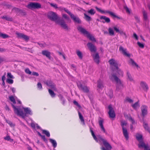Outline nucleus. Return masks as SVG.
I'll return each instance as SVG.
<instances>
[{
	"instance_id": "nucleus-1",
	"label": "nucleus",
	"mask_w": 150,
	"mask_h": 150,
	"mask_svg": "<svg viewBox=\"0 0 150 150\" xmlns=\"http://www.w3.org/2000/svg\"><path fill=\"white\" fill-rule=\"evenodd\" d=\"M110 79L112 81H115L116 82V90L119 91L122 89L124 88L123 82L118 77L116 76V74L113 73L109 76Z\"/></svg>"
},
{
	"instance_id": "nucleus-2",
	"label": "nucleus",
	"mask_w": 150,
	"mask_h": 150,
	"mask_svg": "<svg viewBox=\"0 0 150 150\" xmlns=\"http://www.w3.org/2000/svg\"><path fill=\"white\" fill-rule=\"evenodd\" d=\"M12 106L14 109L15 113L18 115L21 116L22 117H24L26 116V114H30L31 115L32 113L31 111L30 108H23L25 113H24L23 110L20 108H16L14 105L12 104Z\"/></svg>"
},
{
	"instance_id": "nucleus-3",
	"label": "nucleus",
	"mask_w": 150,
	"mask_h": 150,
	"mask_svg": "<svg viewBox=\"0 0 150 150\" xmlns=\"http://www.w3.org/2000/svg\"><path fill=\"white\" fill-rule=\"evenodd\" d=\"M77 29L79 32L84 35H86L91 41L93 42H96V39L89 32L87 31L85 29L83 28L82 26L80 25L78 26L77 27Z\"/></svg>"
},
{
	"instance_id": "nucleus-4",
	"label": "nucleus",
	"mask_w": 150,
	"mask_h": 150,
	"mask_svg": "<svg viewBox=\"0 0 150 150\" xmlns=\"http://www.w3.org/2000/svg\"><path fill=\"white\" fill-rule=\"evenodd\" d=\"M28 8L33 10L35 9H39L41 8V4L38 3L31 2L26 6Z\"/></svg>"
},
{
	"instance_id": "nucleus-5",
	"label": "nucleus",
	"mask_w": 150,
	"mask_h": 150,
	"mask_svg": "<svg viewBox=\"0 0 150 150\" xmlns=\"http://www.w3.org/2000/svg\"><path fill=\"white\" fill-rule=\"evenodd\" d=\"M96 9L99 12H100L102 13H108L113 18H116L118 19H122V18L116 15H115L114 13L112 12L108 11H104L98 8L97 7H95Z\"/></svg>"
},
{
	"instance_id": "nucleus-6",
	"label": "nucleus",
	"mask_w": 150,
	"mask_h": 150,
	"mask_svg": "<svg viewBox=\"0 0 150 150\" xmlns=\"http://www.w3.org/2000/svg\"><path fill=\"white\" fill-rule=\"evenodd\" d=\"M57 22L64 29L67 31L70 30V28L69 27L63 19H58Z\"/></svg>"
},
{
	"instance_id": "nucleus-7",
	"label": "nucleus",
	"mask_w": 150,
	"mask_h": 150,
	"mask_svg": "<svg viewBox=\"0 0 150 150\" xmlns=\"http://www.w3.org/2000/svg\"><path fill=\"white\" fill-rule=\"evenodd\" d=\"M47 16L48 18L52 21L57 20L58 18L57 14L55 13L52 11L48 13Z\"/></svg>"
},
{
	"instance_id": "nucleus-8",
	"label": "nucleus",
	"mask_w": 150,
	"mask_h": 150,
	"mask_svg": "<svg viewBox=\"0 0 150 150\" xmlns=\"http://www.w3.org/2000/svg\"><path fill=\"white\" fill-rule=\"evenodd\" d=\"M67 12V13L70 16L71 18L75 23L79 24L81 23V21L78 17L75 16L71 12Z\"/></svg>"
},
{
	"instance_id": "nucleus-9",
	"label": "nucleus",
	"mask_w": 150,
	"mask_h": 150,
	"mask_svg": "<svg viewBox=\"0 0 150 150\" xmlns=\"http://www.w3.org/2000/svg\"><path fill=\"white\" fill-rule=\"evenodd\" d=\"M103 143L105 148L103 146L100 148L101 149V150H110L112 148L111 146L106 140H103Z\"/></svg>"
},
{
	"instance_id": "nucleus-10",
	"label": "nucleus",
	"mask_w": 150,
	"mask_h": 150,
	"mask_svg": "<svg viewBox=\"0 0 150 150\" xmlns=\"http://www.w3.org/2000/svg\"><path fill=\"white\" fill-rule=\"evenodd\" d=\"M77 85L79 89L82 91L84 92L87 93L89 92V89L88 87L82 85L80 82H78L77 83Z\"/></svg>"
},
{
	"instance_id": "nucleus-11",
	"label": "nucleus",
	"mask_w": 150,
	"mask_h": 150,
	"mask_svg": "<svg viewBox=\"0 0 150 150\" xmlns=\"http://www.w3.org/2000/svg\"><path fill=\"white\" fill-rule=\"evenodd\" d=\"M108 108L109 111L108 112V114L109 115V117L111 118H114L115 117V114L113 109L111 105H110L108 106Z\"/></svg>"
},
{
	"instance_id": "nucleus-12",
	"label": "nucleus",
	"mask_w": 150,
	"mask_h": 150,
	"mask_svg": "<svg viewBox=\"0 0 150 150\" xmlns=\"http://www.w3.org/2000/svg\"><path fill=\"white\" fill-rule=\"evenodd\" d=\"M147 106L144 105H142L141 107V108L142 112L141 115L143 117V119H144L145 116L147 114Z\"/></svg>"
},
{
	"instance_id": "nucleus-13",
	"label": "nucleus",
	"mask_w": 150,
	"mask_h": 150,
	"mask_svg": "<svg viewBox=\"0 0 150 150\" xmlns=\"http://www.w3.org/2000/svg\"><path fill=\"white\" fill-rule=\"evenodd\" d=\"M119 50L124 56L128 57H130V54L127 52V49L126 48H124L122 46H120L119 47Z\"/></svg>"
},
{
	"instance_id": "nucleus-14",
	"label": "nucleus",
	"mask_w": 150,
	"mask_h": 150,
	"mask_svg": "<svg viewBox=\"0 0 150 150\" xmlns=\"http://www.w3.org/2000/svg\"><path fill=\"white\" fill-rule=\"evenodd\" d=\"M110 64L112 68L114 67L113 69H116L118 68V63L114 59H112L109 61Z\"/></svg>"
},
{
	"instance_id": "nucleus-15",
	"label": "nucleus",
	"mask_w": 150,
	"mask_h": 150,
	"mask_svg": "<svg viewBox=\"0 0 150 150\" xmlns=\"http://www.w3.org/2000/svg\"><path fill=\"white\" fill-rule=\"evenodd\" d=\"M87 46L91 52H96L97 49L96 47L91 42H88Z\"/></svg>"
},
{
	"instance_id": "nucleus-16",
	"label": "nucleus",
	"mask_w": 150,
	"mask_h": 150,
	"mask_svg": "<svg viewBox=\"0 0 150 150\" xmlns=\"http://www.w3.org/2000/svg\"><path fill=\"white\" fill-rule=\"evenodd\" d=\"M112 72L111 74L114 73L116 75V76H123V73L122 71L118 67L116 69H112Z\"/></svg>"
},
{
	"instance_id": "nucleus-17",
	"label": "nucleus",
	"mask_w": 150,
	"mask_h": 150,
	"mask_svg": "<svg viewBox=\"0 0 150 150\" xmlns=\"http://www.w3.org/2000/svg\"><path fill=\"white\" fill-rule=\"evenodd\" d=\"M16 34L17 35V37L18 38H22L26 41H28L29 39V37L28 36L23 33H16Z\"/></svg>"
},
{
	"instance_id": "nucleus-18",
	"label": "nucleus",
	"mask_w": 150,
	"mask_h": 150,
	"mask_svg": "<svg viewBox=\"0 0 150 150\" xmlns=\"http://www.w3.org/2000/svg\"><path fill=\"white\" fill-rule=\"evenodd\" d=\"M138 147L140 148H143L144 150H147L149 147L147 144H146L143 141H140L139 143L138 144Z\"/></svg>"
},
{
	"instance_id": "nucleus-19",
	"label": "nucleus",
	"mask_w": 150,
	"mask_h": 150,
	"mask_svg": "<svg viewBox=\"0 0 150 150\" xmlns=\"http://www.w3.org/2000/svg\"><path fill=\"white\" fill-rule=\"evenodd\" d=\"M44 83L47 86H50L52 89L54 90L56 89L55 85L51 81H47L45 82Z\"/></svg>"
},
{
	"instance_id": "nucleus-20",
	"label": "nucleus",
	"mask_w": 150,
	"mask_h": 150,
	"mask_svg": "<svg viewBox=\"0 0 150 150\" xmlns=\"http://www.w3.org/2000/svg\"><path fill=\"white\" fill-rule=\"evenodd\" d=\"M140 85L144 91H147L149 89V87L148 85L145 82L142 81L140 82Z\"/></svg>"
},
{
	"instance_id": "nucleus-21",
	"label": "nucleus",
	"mask_w": 150,
	"mask_h": 150,
	"mask_svg": "<svg viewBox=\"0 0 150 150\" xmlns=\"http://www.w3.org/2000/svg\"><path fill=\"white\" fill-rule=\"evenodd\" d=\"M94 61L97 64H99V56L98 53H97L93 55Z\"/></svg>"
},
{
	"instance_id": "nucleus-22",
	"label": "nucleus",
	"mask_w": 150,
	"mask_h": 150,
	"mask_svg": "<svg viewBox=\"0 0 150 150\" xmlns=\"http://www.w3.org/2000/svg\"><path fill=\"white\" fill-rule=\"evenodd\" d=\"M42 55L45 56L49 59H50V52L47 50H45L42 51Z\"/></svg>"
},
{
	"instance_id": "nucleus-23",
	"label": "nucleus",
	"mask_w": 150,
	"mask_h": 150,
	"mask_svg": "<svg viewBox=\"0 0 150 150\" xmlns=\"http://www.w3.org/2000/svg\"><path fill=\"white\" fill-rule=\"evenodd\" d=\"M122 129L123 134L126 140H127L129 139V134L126 128H123Z\"/></svg>"
},
{
	"instance_id": "nucleus-24",
	"label": "nucleus",
	"mask_w": 150,
	"mask_h": 150,
	"mask_svg": "<svg viewBox=\"0 0 150 150\" xmlns=\"http://www.w3.org/2000/svg\"><path fill=\"white\" fill-rule=\"evenodd\" d=\"M100 19L101 20L104 19L105 20V21H102V22L103 23H105V22L107 23H109L110 22V19L109 18L105 16H100Z\"/></svg>"
},
{
	"instance_id": "nucleus-25",
	"label": "nucleus",
	"mask_w": 150,
	"mask_h": 150,
	"mask_svg": "<svg viewBox=\"0 0 150 150\" xmlns=\"http://www.w3.org/2000/svg\"><path fill=\"white\" fill-rule=\"evenodd\" d=\"M143 126L146 130L150 133V128L149 127L148 124L144 121H143Z\"/></svg>"
},
{
	"instance_id": "nucleus-26",
	"label": "nucleus",
	"mask_w": 150,
	"mask_h": 150,
	"mask_svg": "<svg viewBox=\"0 0 150 150\" xmlns=\"http://www.w3.org/2000/svg\"><path fill=\"white\" fill-rule=\"evenodd\" d=\"M97 87L99 88H102L103 87V82L100 79H99L97 82Z\"/></svg>"
},
{
	"instance_id": "nucleus-27",
	"label": "nucleus",
	"mask_w": 150,
	"mask_h": 150,
	"mask_svg": "<svg viewBox=\"0 0 150 150\" xmlns=\"http://www.w3.org/2000/svg\"><path fill=\"white\" fill-rule=\"evenodd\" d=\"M128 62L129 64H131L133 66H135L137 67H139L138 65L132 58L130 59Z\"/></svg>"
},
{
	"instance_id": "nucleus-28",
	"label": "nucleus",
	"mask_w": 150,
	"mask_h": 150,
	"mask_svg": "<svg viewBox=\"0 0 150 150\" xmlns=\"http://www.w3.org/2000/svg\"><path fill=\"white\" fill-rule=\"evenodd\" d=\"M1 18L5 19L7 21H13V18L8 16H4L1 17Z\"/></svg>"
},
{
	"instance_id": "nucleus-29",
	"label": "nucleus",
	"mask_w": 150,
	"mask_h": 150,
	"mask_svg": "<svg viewBox=\"0 0 150 150\" xmlns=\"http://www.w3.org/2000/svg\"><path fill=\"white\" fill-rule=\"evenodd\" d=\"M137 139L139 141H143L142 139V135L139 134H137L136 136Z\"/></svg>"
},
{
	"instance_id": "nucleus-30",
	"label": "nucleus",
	"mask_w": 150,
	"mask_h": 150,
	"mask_svg": "<svg viewBox=\"0 0 150 150\" xmlns=\"http://www.w3.org/2000/svg\"><path fill=\"white\" fill-rule=\"evenodd\" d=\"M143 18L145 21H146L148 19L147 13L145 10H143L142 11Z\"/></svg>"
},
{
	"instance_id": "nucleus-31",
	"label": "nucleus",
	"mask_w": 150,
	"mask_h": 150,
	"mask_svg": "<svg viewBox=\"0 0 150 150\" xmlns=\"http://www.w3.org/2000/svg\"><path fill=\"white\" fill-rule=\"evenodd\" d=\"M76 53L79 58L82 59L83 58V55L82 52L79 50H77L76 51Z\"/></svg>"
},
{
	"instance_id": "nucleus-32",
	"label": "nucleus",
	"mask_w": 150,
	"mask_h": 150,
	"mask_svg": "<svg viewBox=\"0 0 150 150\" xmlns=\"http://www.w3.org/2000/svg\"><path fill=\"white\" fill-rule=\"evenodd\" d=\"M50 142L52 144L54 148H55L56 147L57 145V144L56 141L52 139H50Z\"/></svg>"
},
{
	"instance_id": "nucleus-33",
	"label": "nucleus",
	"mask_w": 150,
	"mask_h": 150,
	"mask_svg": "<svg viewBox=\"0 0 150 150\" xmlns=\"http://www.w3.org/2000/svg\"><path fill=\"white\" fill-rule=\"evenodd\" d=\"M0 37L3 38H9L10 36L7 34L0 33Z\"/></svg>"
},
{
	"instance_id": "nucleus-34",
	"label": "nucleus",
	"mask_w": 150,
	"mask_h": 150,
	"mask_svg": "<svg viewBox=\"0 0 150 150\" xmlns=\"http://www.w3.org/2000/svg\"><path fill=\"white\" fill-rule=\"evenodd\" d=\"M109 33L110 35L113 36L114 35V33L112 28H109L108 29Z\"/></svg>"
},
{
	"instance_id": "nucleus-35",
	"label": "nucleus",
	"mask_w": 150,
	"mask_h": 150,
	"mask_svg": "<svg viewBox=\"0 0 150 150\" xmlns=\"http://www.w3.org/2000/svg\"><path fill=\"white\" fill-rule=\"evenodd\" d=\"M107 94L109 96L110 98H112L113 97V92L112 90H110L108 91L107 92Z\"/></svg>"
},
{
	"instance_id": "nucleus-36",
	"label": "nucleus",
	"mask_w": 150,
	"mask_h": 150,
	"mask_svg": "<svg viewBox=\"0 0 150 150\" xmlns=\"http://www.w3.org/2000/svg\"><path fill=\"white\" fill-rule=\"evenodd\" d=\"M84 18L85 20L87 21H90L91 20V18L88 16L86 13H84Z\"/></svg>"
},
{
	"instance_id": "nucleus-37",
	"label": "nucleus",
	"mask_w": 150,
	"mask_h": 150,
	"mask_svg": "<svg viewBox=\"0 0 150 150\" xmlns=\"http://www.w3.org/2000/svg\"><path fill=\"white\" fill-rule=\"evenodd\" d=\"M127 125V122L125 120L122 121L121 122V125L122 127V129L123 128H125L124 126H126Z\"/></svg>"
},
{
	"instance_id": "nucleus-38",
	"label": "nucleus",
	"mask_w": 150,
	"mask_h": 150,
	"mask_svg": "<svg viewBox=\"0 0 150 150\" xmlns=\"http://www.w3.org/2000/svg\"><path fill=\"white\" fill-rule=\"evenodd\" d=\"M49 93L52 97H54L55 95V94L54 92L50 89H48Z\"/></svg>"
},
{
	"instance_id": "nucleus-39",
	"label": "nucleus",
	"mask_w": 150,
	"mask_h": 150,
	"mask_svg": "<svg viewBox=\"0 0 150 150\" xmlns=\"http://www.w3.org/2000/svg\"><path fill=\"white\" fill-rule=\"evenodd\" d=\"M127 79L130 81H132L133 80V78L129 72H127Z\"/></svg>"
},
{
	"instance_id": "nucleus-40",
	"label": "nucleus",
	"mask_w": 150,
	"mask_h": 150,
	"mask_svg": "<svg viewBox=\"0 0 150 150\" xmlns=\"http://www.w3.org/2000/svg\"><path fill=\"white\" fill-rule=\"evenodd\" d=\"M87 12L88 13L92 15H94L96 13L94 10L92 8L90 10L88 11Z\"/></svg>"
},
{
	"instance_id": "nucleus-41",
	"label": "nucleus",
	"mask_w": 150,
	"mask_h": 150,
	"mask_svg": "<svg viewBox=\"0 0 150 150\" xmlns=\"http://www.w3.org/2000/svg\"><path fill=\"white\" fill-rule=\"evenodd\" d=\"M5 140L9 141L11 142H12L13 141V139L10 138L9 136H7L4 137Z\"/></svg>"
},
{
	"instance_id": "nucleus-42",
	"label": "nucleus",
	"mask_w": 150,
	"mask_h": 150,
	"mask_svg": "<svg viewBox=\"0 0 150 150\" xmlns=\"http://www.w3.org/2000/svg\"><path fill=\"white\" fill-rule=\"evenodd\" d=\"M19 13L21 14L22 16H24L26 14V13L25 11L23 10L20 9Z\"/></svg>"
},
{
	"instance_id": "nucleus-43",
	"label": "nucleus",
	"mask_w": 150,
	"mask_h": 150,
	"mask_svg": "<svg viewBox=\"0 0 150 150\" xmlns=\"http://www.w3.org/2000/svg\"><path fill=\"white\" fill-rule=\"evenodd\" d=\"M132 107L134 109H136L138 107H139V101L136 102L135 103L133 104L132 105Z\"/></svg>"
},
{
	"instance_id": "nucleus-44",
	"label": "nucleus",
	"mask_w": 150,
	"mask_h": 150,
	"mask_svg": "<svg viewBox=\"0 0 150 150\" xmlns=\"http://www.w3.org/2000/svg\"><path fill=\"white\" fill-rule=\"evenodd\" d=\"M6 122L8 123L11 127H14L15 125L13 124L11 122L10 120H8L7 119H6Z\"/></svg>"
},
{
	"instance_id": "nucleus-45",
	"label": "nucleus",
	"mask_w": 150,
	"mask_h": 150,
	"mask_svg": "<svg viewBox=\"0 0 150 150\" xmlns=\"http://www.w3.org/2000/svg\"><path fill=\"white\" fill-rule=\"evenodd\" d=\"M78 114L79 115V119H80L81 121L82 122H84V120L83 119V117L82 116L81 113L79 111H78Z\"/></svg>"
},
{
	"instance_id": "nucleus-46",
	"label": "nucleus",
	"mask_w": 150,
	"mask_h": 150,
	"mask_svg": "<svg viewBox=\"0 0 150 150\" xmlns=\"http://www.w3.org/2000/svg\"><path fill=\"white\" fill-rule=\"evenodd\" d=\"M9 99L12 102L13 104H16V102L15 99L13 96H11L9 97Z\"/></svg>"
},
{
	"instance_id": "nucleus-47",
	"label": "nucleus",
	"mask_w": 150,
	"mask_h": 150,
	"mask_svg": "<svg viewBox=\"0 0 150 150\" xmlns=\"http://www.w3.org/2000/svg\"><path fill=\"white\" fill-rule=\"evenodd\" d=\"M58 8L60 11H62L63 10H64L67 13V11H68V12H70L68 9H67L65 8H64L61 7H58Z\"/></svg>"
},
{
	"instance_id": "nucleus-48",
	"label": "nucleus",
	"mask_w": 150,
	"mask_h": 150,
	"mask_svg": "<svg viewBox=\"0 0 150 150\" xmlns=\"http://www.w3.org/2000/svg\"><path fill=\"white\" fill-rule=\"evenodd\" d=\"M43 133L45 134L47 137H49L50 136V134L49 132L45 130H42Z\"/></svg>"
},
{
	"instance_id": "nucleus-49",
	"label": "nucleus",
	"mask_w": 150,
	"mask_h": 150,
	"mask_svg": "<svg viewBox=\"0 0 150 150\" xmlns=\"http://www.w3.org/2000/svg\"><path fill=\"white\" fill-rule=\"evenodd\" d=\"M119 33L121 35H124L125 36V38H127V36L126 33L124 32L123 30H120Z\"/></svg>"
},
{
	"instance_id": "nucleus-50",
	"label": "nucleus",
	"mask_w": 150,
	"mask_h": 150,
	"mask_svg": "<svg viewBox=\"0 0 150 150\" xmlns=\"http://www.w3.org/2000/svg\"><path fill=\"white\" fill-rule=\"evenodd\" d=\"M125 102H128L129 103H132L133 102V100L131 99H130L129 97H127L125 100Z\"/></svg>"
},
{
	"instance_id": "nucleus-51",
	"label": "nucleus",
	"mask_w": 150,
	"mask_h": 150,
	"mask_svg": "<svg viewBox=\"0 0 150 150\" xmlns=\"http://www.w3.org/2000/svg\"><path fill=\"white\" fill-rule=\"evenodd\" d=\"M50 4L51 6L52 7H53L55 9H57L58 8V7H57V5L56 4L52 3H50Z\"/></svg>"
},
{
	"instance_id": "nucleus-52",
	"label": "nucleus",
	"mask_w": 150,
	"mask_h": 150,
	"mask_svg": "<svg viewBox=\"0 0 150 150\" xmlns=\"http://www.w3.org/2000/svg\"><path fill=\"white\" fill-rule=\"evenodd\" d=\"M62 16L63 18L67 20H70L69 18L66 14H63L62 15Z\"/></svg>"
},
{
	"instance_id": "nucleus-53",
	"label": "nucleus",
	"mask_w": 150,
	"mask_h": 150,
	"mask_svg": "<svg viewBox=\"0 0 150 150\" xmlns=\"http://www.w3.org/2000/svg\"><path fill=\"white\" fill-rule=\"evenodd\" d=\"M124 8L126 10V11L127 13H130V11L129 8L126 5L124 6Z\"/></svg>"
},
{
	"instance_id": "nucleus-54",
	"label": "nucleus",
	"mask_w": 150,
	"mask_h": 150,
	"mask_svg": "<svg viewBox=\"0 0 150 150\" xmlns=\"http://www.w3.org/2000/svg\"><path fill=\"white\" fill-rule=\"evenodd\" d=\"M6 82L10 84H12L13 83V80L10 79H7Z\"/></svg>"
},
{
	"instance_id": "nucleus-55",
	"label": "nucleus",
	"mask_w": 150,
	"mask_h": 150,
	"mask_svg": "<svg viewBox=\"0 0 150 150\" xmlns=\"http://www.w3.org/2000/svg\"><path fill=\"white\" fill-rule=\"evenodd\" d=\"M7 77L8 78L10 79H13L14 78L13 75H12L10 73H8L7 74Z\"/></svg>"
},
{
	"instance_id": "nucleus-56",
	"label": "nucleus",
	"mask_w": 150,
	"mask_h": 150,
	"mask_svg": "<svg viewBox=\"0 0 150 150\" xmlns=\"http://www.w3.org/2000/svg\"><path fill=\"white\" fill-rule=\"evenodd\" d=\"M91 135H92V137H93L94 139L96 142H98V140L97 138L96 137V136L95 135V134L94 132H93V133H92L91 134Z\"/></svg>"
},
{
	"instance_id": "nucleus-57",
	"label": "nucleus",
	"mask_w": 150,
	"mask_h": 150,
	"mask_svg": "<svg viewBox=\"0 0 150 150\" xmlns=\"http://www.w3.org/2000/svg\"><path fill=\"white\" fill-rule=\"evenodd\" d=\"M91 135H92V137H93L94 139L96 142H98V140L97 138L96 137V136L95 135V134L94 132H93V133H92L91 134Z\"/></svg>"
},
{
	"instance_id": "nucleus-58",
	"label": "nucleus",
	"mask_w": 150,
	"mask_h": 150,
	"mask_svg": "<svg viewBox=\"0 0 150 150\" xmlns=\"http://www.w3.org/2000/svg\"><path fill=\"white\" fill-rule=\"evenodd\" d=\"M25 72L28 74H32L30 70L28 68H27L25 70Z\"/></svg>"
},
{
	"instance_id": "nucleus-59",
	"label": "nucleus",
	"mask_w": 150,
	"mask_h": 150,
	"mask_svg": "<svg viewBox=\"0 0 150 150\" xmlns=\"http://www.w3.org/2000/svg\"><path fill=\"white\" fill-rule=\"evenodd\" d=\"M137 44L139 47L141 48H143L144 47V45L139 42H137Z\"/></svg>"
},
{
	"instance_id": "nucleus-60",
	"label": "nucleus",
	"mask_w": 150,
	"mask_h": 150,
	"mask_svg": "<svg viewBox=\"0 0 150 150\" xmlns=\"http://www.w3.org/2000/svg\"><path fill=\"white\" fill-rule=\"evenodd\" d=\"M20 9L18 8H16V7H13V8L12 10H13V11L14 10V11H15V12H18L19 13Z\"/></svg>"
},
{
	"instance_id": "nucleus-61",
	"label": "nucleus",
	"mask_w": 150,
	"mask_h": 150,
	"mask_svg": "<svg viewBox=\"0 0 150 150\" xmlns=\"http://www.w3.org/2000/svg\"><path fill=\"white\" fill-rule=\"evenodd\" d=\"M129 120L132 121V124L135 123V121L132 118L131 116L129 117Z\"/></svg>"
},
{
	"instance_id": "nucleus-62",
	"label": "nucleus",
	"mask_w": 150,
	"mask_h": 150,
	"mask_svg": "<svg viewBox=\"0 0 150 150\" xmlns=\"http://www.w3.org/2000/svg\"><path fill=\"white\" fill-rule=\"evenodd\" d=\"M115 31L117 33H119L120 30L119 28H118L116 26H114L113 28Z\"/></svg>"
},
{
	"instance_id": "nucleus-63",
	"label": "nucleus",
	"mask_w": 150,
	"mask_h": 150,
	"mask_svg": "<svg viewBox=\"0 0 150 150\" xmlns=\"http://www.w3.org/2000/svg\"><path fill=\"white\" fill-rule=\"evenodd\" d=\"M38 44L41 47H45L46 45L45 43H44V44L42 43H40L39 42L38 43Z\"/></svg>"
},
{
	"instance_id": "nucleus-64",
	"label": "nucleus",
	"mask_w": 150,
	"mask_h": 150,
	"mask_svg": "<svg viewBox=\"0 0 150 150\" xmlns=\"http://www.w3.org/2000/svg\"><path fill=\"white\" fill-rule=\"evenodd\" d=\"M37 86L40 89H42V85L40 83H38L37 84Z\"/></svg>"
}]
</instances>
